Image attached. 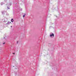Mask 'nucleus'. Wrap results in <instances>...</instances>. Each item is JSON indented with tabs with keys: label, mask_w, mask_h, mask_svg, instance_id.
Instances as JSON below:
<instances>
[{
	"label": "nucleus",
	"mask_w": 76,
	"mask_h": 76,
	"mask_svg": "<svg viewBox=\"0 0 76 76\" xmlns=\"http://www.w3.org/2000/svg\"><path fill=\"white\" fill-rule=\"evenodd\" d=\"M25 15H23V18H25Z\"/></svg>",
	"instance_id": "20e7f679"
},
{
	"label": "nucleus",
	"mask_w": 76,
	"mask_h": 76,
	"mask_svg": "<svg viewBox=\"0 0 76 76\" xmlns=\"http://www.w3.org/2000/svg\"><path fill=\"white\" fill-rule=\"evenodd\" d=\"M52 36L53 37H54V34H53V33L52 34Z\"/></svg>",
	"instance_id": "7ed1b4c3"
},
{
	"label": "nucleus",
	"mask_w": 76,
	"mask_h": 76,
	"mask_svg": "<svg viewBox=\"0 0 76 76\" xmlns=\"http://www.w3.org/2000/svg\"><path fill=\"white\" fill-rule=\"evenodd\" d=\"M50 37H52V34H50Z\"/></svg>",
	"instance_id": "423d86ee"
},
{
	"label": "nucleus",
	"mask_w": 76,
	"mask_h": 76,
	"mask_svg": "<svg viewBox=\"0 0 76 76\" xmlns=\"http://www.w3.org/2000/svg\"><path fill=\"white\" fill-rule=\"evenodd\" d=\"M1 5H3V4H4V3H3V2H1Z\"/></svg>",
	"instance_id": "f03ea898"
},
{
	"label": "nucleus",
	"mask_w": 76,
	"mask_h": 76,
	"mask_svg": "<svg viewBox=\"0 0 76 76\" xmlns=\"http://www.w3.org/2000/svg\"><path fill=\"white\" fill-rule=\"evenodd\" d=\"M10 6H11L12 5V4H10Z\"/></svg>",
	"instance_id": "6e6552de"
},
{
	"label": "nucleus",
	"mask_w": 76,
	"mask_h": 76,
	"mask_svg": "<svg viewBox=\"0 0 76 76\" xmlns=\"http://www.w3.org/2000/svg\"><path fill=\"white\" fill-rule=\"evenodd\" d=\"M17 43H18V41H17Z\"/></svg>",
	"instance_id": "9b49d317"
},
{
	"label": "nucleus",
	"mask_w": 76,
	"mask_h": 76,
	"mask_svg": "<svg viewBox=\"0 0 76 76\" xmlns=\"http://www.w3.org/2000/svg\"><path fill=\"white\" fill-rule=\"evenodd\" d=\"M8 9H10V8H9L8 7H7Z\"/></svg>",
	"instance_id": "39448f33"
},
{
	"label": "nucleus",
	"mask_w": 76,
	"mask_h": 76,
	"mask_svg": "<svg viewBox=\"0 0 76 76\" xmlns=\"http://www.w3.org/2000/svg\"><path fill=\"white\" fill-rule=\"evenodd\" d=\"M6 44L5 42H4V43H3V44Z\"/></svg>",
	"instance_id": "0eeeda50"
},
{
	"label": "nucleus",
	"mask_w": 76,
	"mask_h": 76,
	"mask_svg": "<svg viewBox=\"0 0 76 76\" xmlns=\"http://www.w3.org/2000/svg\"><path fill=\"white\" fill-rule=\"evenodd\" d=\"M13 67H14V66Z\"/></svg>",
	"instance_id": "f8f14e48"
},
{
	"label": "nucleus",
	"mask_w": 76,
	"mask_h": 76,
	"mask_svg": "<svg viewBox=\"0 0 76 76\" xmlns=\"http://www.w3.org/2000/svg\"><path fill=\"white\" fill-rule=\"evenodd\" d=\"M11 20H11V22H13V21H14V20H13V19H12Z\"/></svg>",
	"instance_id": "f257e3e1"
},
{
	"label": "nucleus",
	"mask_w": 76,
	"mask_h": 76,
	"mask_svg": "<svg viewBox=\"0 0 76 76\" xmlns=\"http://www.w3.org/2000/svg\"><path fill=\"white\" fill-rule=\"evenodd\" d=\"M13 54H15V53H13Z\"/></svg>",
	"instance_id": "1a4fd4ad"
},
{
	"label": "nucleus",
	"mask_w": 76,
	"mask_h": 76,
	"mask_svg": "<svg viewBox=\"0 0 76 76\" xmlns=\"http://www.w3.org/2000/svg\"><path fill=\"white\" fill-rule=\"evenodd\" d=\"M11 28H12V26H11Z\"/></svg>",
	"instance_id": "9d476101"
}]
</instances>
